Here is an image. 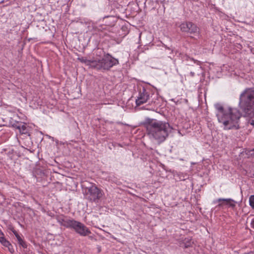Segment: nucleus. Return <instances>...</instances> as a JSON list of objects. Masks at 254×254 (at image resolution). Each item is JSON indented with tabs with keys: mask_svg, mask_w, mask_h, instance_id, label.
<instances>
[{
	"mask_svg": "<svg viewBox=\"0 0 254 254\" xmlns=\"http://www.w3.org/2000/svg\"><path fill=\"white\" fill-rule=\"evenodd\" d=\"M250 205L251 207L254 209V195H251L249 198Z\"/></svg>",
	"mask_w": 254,
	"mask_h": 254,
	"instance_id": "12",
	"label": "nucleus"
},
{
	"mask_svg": "<svg viewBox=\"0 0 254 254\" xmlns=\"http://www.w3.org/2000/svg\"><path fill=\"white\" fill-rule=\"evenodd\" d=\"M0 242L2 245L8 248V250L11 253H13L14 252V251L12 246L10 243L3 237V236H0Z\"/></svg>",
	"mask_w": 254,
	"mask_h": 254,
	"instance_id": "10",
	"label": "nucleus"
},
{
	"mask_svg": "<svg viewBox=\"0 0 254 254\" xmlns=\"http://www.w3.org/2000/svg\"><path fill=\"white\" fill-rule=\"evenodd\" d=\"M115 18L113 16H108L105 17L104 20L105 21V24L102 25L98 27V30L103 32L107 31L111 32V28L114 26L115 24Z\"/></svg>",
	"mask_w": 254,
	"mask_h": 254,
	"instance_id": "8",
	"label": "nucleus"
},
{
	"mask_svg": "<svg viewBox=\"0 0 254 254\" xmlns=\"http://www.w3.org/2000/svg\"><path fill=\"white\" fill-rule=\"evenodd\" d=\"M223 205V204H222V203H220V204H218V205H219V206H221V205Z\"/></svg>",
	"mask_w": 254,
	"mask_h": 254,
	"instance_id": "21",
	"label": "nucleus"
},
{
	"mask_svg": "<svg viewBox=\"0 0 254 254\" xmlns=\"http://www.w3.org/2000/svg\"><path fill=\"white\" fill-rule=\"evenodd\" d=\"M193 242L191 241V240L190 239H186L184 240V244L185 248H188L190 246H191Z\"/></svg>",
	"mask_w": 254,
	"mask_h": 254,
	"instance_id": "11",
	"label": "nucleus"
},
{
	"mask_svg": "<svg viewBox=\"0 0 254 254\" xmlns=\"http://www.w3.org/2000/svg\"><path fill=\"white\" fill-rule=\"evenodd\" d=\"M239 106L244 111H254V88H246L241 94Z\"/></svg>",
	"mask_w": 254,
	"mask_h": 254,
	"instance_id": "4",
	"label": "nucleus"
},
{
	"mask_svg": "<svg viewBox=\"0 0 254 254\" xmlns=\"http://www.w3.org/2000/svg\"><path fill=\"white\" fill-rule=\"evenodd\" d=\"M239 113L240 112H218L217 117L219 122L224 125V129H238V126L235 125V123L240 118Z\"/></svg>",
	"mask_w": 254,
	"mask_h": 254,
	"instance_id": "3",
	"label": "nucleus"
},
{
	"mask_svg": "<svg viewBox=\"0 0 254 254\" xmlns=\"http://www.w3.org/2000/svg\"><path fill=\"white\" fill-rule=\"evenodd\" d=\"M22 133H24V130L26 129L25 127L24 126H22Z\"/></svg>",
	"mask_w": 254,
	"mask_h": 254,
	"instance_id": "19",
	"label": "nucleus"
},
{
	"mask_svg": "<svg viewBox=\"0 0 254 254\" xmlns=\"http://www.w3.org/2000/svg\"><path fill=\"white\" fill-rule=\"evenodd\" d=\"M215 108L218 111H223L224 110L223 106L219 103L215 105Z\"/></svg>",
	"mask_w": 254,
	"mask_h": 254,
	"instance_id": "14",
	"label": "nucleus"
},
{
	"mask_svg": "<svg viewBox=\"0 0 254 254\" xmlns=\"http://www.w3.org/2000/svg\"><path fill=\"white\" fill-rule=\"evenodd\" d=\"M251 124L254 126V119L252 120L250 122Z\"/></svg>",
	"mask_w": 254,
	"mask_h": 254,
	"instance_id": "18",
	"label": "nucleus"
},
{
	"mask_svg": "<svg viewBox=\"0 0 254 254\" xmlns=\"http://www.w3.org/2000/svg\"><path fill=\"white\" fill-rule=\"evenodd\" d=\"M190 73H191L192 76H193L194 75V73L191 72Z\"/></svg>",
	"mask_w": 254,
	"mask_h": 254,
	"instance_id": "22",
	"label": "nucleus"
},
{
	"mask_svg": "<svg viewBox=\"0 0 254 254\" xmlns=\"http://www.w3.org/2000/svg\"><path fill=\"white\" fill-rule=\"evenodd\" d=\"M143 124L149 137L156 140L159 144L165 140L173 129L168 122L154 119L146 118Z\"/></svg>",
	"mask_w": 254,
	"mask_h": 254,
	"instance_id": "1",
	"label": "nucleus"
},
{
	"mask_svg": "<svg viewBox=\"0 0 254 254\" xmlns=\"http://www.w3.org/2000/svg\"><path fill=\"white\" fill-rule=\"evenodd\" d=\"M3 236V234L1 232V230H0V236Z\"/></svg>",
	"mask_w": 254,
	"mask_h": 254,
	"instance_id": "20",
	"label": "nucleus"
},
{
	"mask_svg": "<svg viewBox=\"0 0 254 254\" xmlns=\"http://www.w3.org/2000/svg\"><path fill=\"white\" fill-rule=\"evenodd\" d=\"M62 225L67 228L73 229L81 236H87L91 233L89 229L83 224L73 219H63Z\"/></svg>",
	"mask_w": 254,
	"mask_h": 254,
	"instance_id": "5",
	"label": "nucleus"
},
{
	"mask_svg": "<svg viewBox=\"0 0 254 254\" xmlns=\"http://www.w3.org/2000/svg\"><path fill=\"white\" fill-rule=\"evenodd\" d=\"M19 244L23 248H26L27 247V245L23 241L22 238H21V240L17 241Z\"/></svg>",
	"mask_w": 254,
	"mask_h": 254,
	"instance_id": "15",
	"label": "nucleus"
},
{
	"mask_svg": "<svg viewBox=\"0 0 254 254\" xmlns=\"http://www.w3.org/2000/svg\"><path fill=\"white\" fill-rule=\"evenodd\" d=\"M85 192L87 199L91 202H97L103 195V190L93 184L86 188Z\"/></svg>",
	"mask_w": 254,
	"mask_h": 254,
	"instance_id": "6",
	"label": "nucleus"
},
{
	"mask_svg": "<svg viewBox=\"0 0 254 254\" xmlns=\"http://www.w3.org/2000/svg\"><path fill=\"white\" fill-rule=\"evenodd\" d=\"M221 201L226 202V203L227 204V203H228L230 201H231V199H230V198H219L217 200V201H218V202H220Z\"/></svg>",
	"mask_w": 254,
	"mask_h": 254,
	"instance_id": "16",
	"label": "nucleus"
},
{
	"mask_svg": "<svg viewBox=\"0 0 254 254\" xmlns=\"http://www.w3.org/2000/svg\"><path fill=\"white\" fill-rule=\"evenodd\" d=\"M11 230L12 232H13V233L15 236L16 238H17V241L21 240V237L18 234V233L13 228H11Z\"/></svg>",
	"mask_w": 254,
	"mask_h": 254,
	"instance_id": "13",
	"label": "nucleus"
},
{
	"mask_svg": "<svg viewBox=\"0 0 254 254\" xmlns=\"http://www.w3.org/2000/svg\"><path fill=\"white\" fill-rule=\"evenodd\" d=\"M95 53L96 55L93 60H88L85 57L78 58L77 59L80 62L98 70H108L119 64L117 59L109 54H105L102 50L97 49Z\"/></svg>",
	"mask_w": 254,
	"mask_h": 254,
	"instance_id": "2",
	"label": "nucleus"
},
{
	"mask_svg": "<svg viewBox=\"0 0 254 254\" xmlns=\"http://www.w3.org/2000/svg\"><path fill=\"white\" fill-rule=\"evenodd\" d=\"M235 201L231 199V201H230L227 204L229 205L230 206L234 207L235 206Z\"/></svg>",
	"mask_w": 254,
	"mask_h": 254,
	"instance_id": "17",
	"label": "nucleus"
},
{
	"mask_svg": "<svg viewBox=\"0 0 254 254\" xmlns=\"http://www.w3.org/2000/svg\"><path fill=\"white\" fill-rule=\"evenodd\" d=\"M180 28L182 32L190 34H195L199 31V28L196 25L191 22L182 23Z\"/></svg>",
	"mask_w": 254,
	"mask_h": 254,
	"instance_id": "7",
	"label": "nucleus"
},
{
	"mask_svg": "<svg viewBox=\"0 0 254 254\" xmlns=\"http://www.w3.org/2000/svg\"><path fill=\"white\" fill-rule=\"evenodd\" d=\"M149 94L146 90L143 89L142 91H140L139 96L136 99V107H139L146 103L149 99Z\"/></svg>",
	"mask_w": 254,
	"mask_h": 254,
	"instance_id": "9",
	"label": "nucleus"
}]
</instances>
